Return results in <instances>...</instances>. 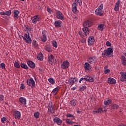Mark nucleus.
<instances>
[{
	"label": "nucleus",
	"instance_id": "obj_23",
	"mask_svg": "<svg viewBox=\"0 0 126 126\" xmlns=\"http://www.w3.org/2000/svg\"><path fill=\"white\" fill-rule=\"evenodd\" d=\"M48 111L51 113V114H53L55 112V109H54V106L52 105V103H49Z\"/></svg>",
	"mask_w": 126,
	"mask_h": 126
},
{
	"label": "nucleus",
	"instance_id": "obj_20",
	"mask_svg": "<svg viewBox=\"0 0 126 126\" xmlns=\"http://www.w3.org/2000/svg\"><path fill=\"white\" fill-rule=\"evenodd\" d=\"M120 74L121 75V81H126V72H121Z\"/></svg>",
	"mask_w": 126,
	"mask_h": 126
},
{
	"label": "nucleus",
	"instance_id": "obj_16",
	"mask_svg": "<svg viewBox=\"0 0 126 126\" xmlns=\"http://www.w3.org/2000/svg\"><path fill=\"white\" fill-rule=\"evenodd\" d=\"M72 10L75 14L77 12V4L74 2L72 5Z\"/></svg>",
	"mask_w": 126,
	"mask_h": 126
},
{
	"label": "nucleus",
	"instance_id": "obj_15",
	"mask_svg": "<svg viewBox=\"0 0 126 126\" xmlns=\"http://www.w3.org/2000/svg\"><path fill=\"white\" fill-rule=\"evenodd\" d=\"M53 122H54V123L57 124V125L58 126H61V125H62L63 123V121L62 120H61V119L59 118V117H55L53 120Z\"/></svg>",
	"mask_w": 126,
	"mask_h": 126
},
{
	"label": "nucleus",
	"instance_id": "obj_14",
	"mask_svg": "<svg viewBox=\"0 0 126 126\" xmlns=\"http://www.w3.org/2000/svg\"><path fill=\"white\" fill-rule=\"evenodd\" d=\"M14 117L15 119H16V120H19L21 118V113L17 110L15 111Z\"/></svg>",
	"mask_w": 126,
	"mask_h": 126
},
{
	"label": "nucleus",
	"instance_id": "obj_12",
	"mask_svg": "<svg viewBox=\"0 0 126 126\" xmlns=\"http://www.w3.org/2000/svg\"><path fill=\"white\" fill-rule=\"evenodd\" d=\"M78 82V79L77 78H71L68 80L69 84H74Z\"/></svg>",
	"mask_w": 126,
	"mask_h": 126
},
{
	"label": "nucleus",
	"instance_id": "obj_13",
	"mask_svg": "<svg viewBox=\"0 0 126 126\" xmlns=\"http://www.w3.org/2000/svg\"><path fill=\"white\" fill-rule=\"evenodd\" d=\"M41 40L42 42L47 41V32L46 31H42V36H41Z\"/></svg>",
	"mask_w": 126,
	"mask_h": 126
},
{
	"label": "nucleus",
	"instance_id": "obj_43",
	"mask_svg": "<svg viewBox=\"0 0 126 126\" xmlns=\"http://www.w3.org/2000/svg\"><path fill=\"white\" fill-rule=\"evenodd\" d=\"M14 66L17 67V68H19V67H20V65H19V63H18L17 62H15L14 63Z\"/></svg>",
	"mask_w": 126,
	"mask_h": 126
},
{
	"label": "nucleus",
	"instance_id": "obj_11",
	"mask_svg": "<svg viewBox=\"0 0 126 126\" xmlns=\"http://www.w3.org/2000/svg\"><path fill=\"white\" fill-rule=\"evenodd\" d=\"M83 26H84V27H87V28L91 27V26H92V22L89 20L85 21L83 23Z\"/></svg>",
	"mask_w": 126,
	"mask_h": 126
},
{
	"label": "nucleus",
	"instance_id": "obj_53",
	"mask_svg": "<svg viewBox=\"0 0 126 126\" xmlns=\"http://www.w3.org/2000/svg\"><path fill=\"white\" fill-rule=\"evenodd\" d=\"M3 95L2 94H1L0 95V101H3Z\"/></svg>",
	"mask_w": 126,
	"mask_h": 126
},
{
	"label": "nucleus",
	"instance_id": "obj_19",
	"mask_svg": "<svg viewBox=\"0 0 126 126\" xmlns=\"http://www.w3.org/2000/svg\"><path fill=\"white\" fill-rule=\"evenodd\" d=\"M120 3H121V0H118L115 4L114 7V10L115 11H119L120 10Z\"/></svg>",
	"mask_w": 126,
	"mask_h": 126
},
{
	"label": "nucleus",
	"instance_id": "obj_31",
	"mask_svg": "<svg viewBox=\"0 0 126 126\" xmlns=\"http://www.w3.org/2000/svg\"><path fill=\"white\" fill-rule=\"evenodd\" d=\"M60 88L59 87L55 88L53 91H52V93L53 95H57V93L59 92Z\"/></svg>",
	"mask_w": 126,
	"mask_h": 126
},
{
	"label": "nucleus",
	"instance_id": "obj_51",
	"mask_svg": "<svg viewBox=\"0 0 126 126\" xmlns=\"http://www.w3.org/2000/svg\"><path fill=\"white\" fill-rule=\"evenodd\" d=\"M119 108V105L117 104L113 105V109H118Z\"/></svg>",
	"mask_w": 126,
	"mask_h": 126
},
{
	"label": "nucleus",
	"instance_id": "obj_25",
	"mask_svg": "<svg viewBox=\"0 0 126 126\" xmlns=\"http://www.w3.org/2000/svg\"><path fill=\"white\" fill-rule=\"evenodd\" d=\"M82 29H83V32H85V36H87V35L89 34L90 30L88 28L85 27L84 28H83Z\"/></svg>",
	"mask_w": 126,
	"mask_h": 126
},
{
	"label": "nucleus",
	"instance_id": "obj_26",
	"mask_svg": "<svg viewBox=\"0 0 126 126\" xmlns=\"http://www.w3.org/2000/svg\"><path fill=\"white\" fill-rule=\"evenodd\" d=\"M105 27H106V26H105V25H104V24H99L97 26V29L99 31H103V30H104V29H105Z\"/></svg>",
	"mask_w": 126,
	"mask_h": 126
},
{
	"label": "nucleus",
	"instance_id": "obj_45",
	"mask_svg": "<svg viewBox=\"0 0 126 126\" xmlns=\"http://www.w3.org/2000/svg\"><path fill=\"white\" fill-rule=\"evenodd\" d=\"M75 2L79 4V5H81L82 4V1L81 0H75Z\"/></svg>",
	"mask_w": 126,
	"mask_h": 126
},
{
	"label": "nucleus",
	"instance_id": "obj_35",
	"mask_svg": "<svg viewBox=\"0 0 126 126\" xmlns=\"http://www.w3.org/2000/svg\"><path fill=\"white\" fill-rule=\"evenodd\" d=\"M65 122L66 124H68V125H73V124H75V122H73L72 121H71L69 119H67L65 120Z\"/></svg>",
	"mask_w": 126,
	"mask_h": 126
},
{
	"label": "nucleus",
	"instance_id": "obj_54",
	"mask_svg": "<svg viewBox=\"0 0 126 126\" xmlns=\"http://www.w3.org/2000/svg\"><path fill=\"white\" fill-rule=\"evenodd\" d=\"M78 33H79V35H80V37H82V38L84 36L83 33L82 32H79Z\"/></svg>",
	"mask_w": 126,
	"mask_h": 126
},
{
	"label": "nucleus",
	"instance_id": "obj_50",
	"mask_svg": "<svg viewBox=\"0 0 126 126\" xmlns=\"http://www.w3.org/2000/svg\"><path fill=\"white\" fill-rule=\"evenodd\" d=\"M89 82H93L94 81V79L92 77H89V80L88 81Z\"/></svg>",
	"mask_w": 126,
	"mask_h": 126
},
{
	"label": "nucleus",
	"instance_id": "obj_46",
	"mask_svg": "<svg viewBox=\"0 0 126 126\" xmlns=\"http://www.w3.org/2000/svg\"><path fill=\"white\" fill-rule=\"evenodd\" d=\"M110 72H111V70L109 69H107L104 70V73L105 74H107V73H110Z\"/></svg>",
	"mask_w": 126,
	"mask_h": 126
},
{
	"label": "nucleus",
	"instance_id": "obj_22",
	"mask_svg": "<svg viewBox=\"0 0 126 126\" xmlns=\"http://www.w3.org/2000/svg\"><path fill=\"white\" fill-rule=\"evenodd\" d=\"M107 81L109 84H115V83H117L116 80L111 77L108 78Z\"/></svg>",
	"mask_w": 126,
	"mask_h": 126
},
{
	"label": "nucleus",
	"instance_id": "obj_10",
	"mask_svg": "<svg viewBox=\"0 0 126 126\" xmlns=\"http://www.w3.org/2000/svg\"><path fill=\"white\" fill-rule=\"evenodd\" d=\"M69 66V62L67 61H65L63 63L61 64V67L63 69H65L66 68H68Z\"/></svg>",
	"mask_w": 126,
	"mask_h": 126
},
{
	"label": "nucleus",
	"instance_id": "obj_41",
	"mask_svg": "<svg viewBox=\"0 0 126 126\" xmlns=\"http://www.w3.org/2000/svg\"><path fill=\"white\" fill-rule=\"evenodd\" d=\"M52 45L54 48H58V43H57V41H54L52 42Z\"/></svg>",
	"mask_w": 126,
	"mask_h": 126
},
{
	"label": "nucleus",
	"instance_id": "obj_42",
	"mask_svg": "<svg viewBox=\"0 0 126 126\" xmlns=\"http://www.w3.org/2000/svg\"><path fill=\"white\" fill-rule=\"evenodd\" d=\"M6 15L7 16H9L10 15H11V10H9L8 11H6L5 12Z\"/></svg>",
	"mask_w": 126,
	"mask_h": 126
},
{
	"label": "nucleus",
	"instance_id": "obj_27",
	"mask_svg": "<svg viewBox=\"0 0 126 126\" xmlns=\"http://www.w3.org/2000/svg\"><path fill=\"white\" fill-rule=\"evenodd\" d=\"M54 25L56 27H61L62 26V21H55Z\"/></svg>",
	"mask_w": 126,
	"mask_h": 126
},
{
	"label": "nucleus",
	"instance_id": "obj_61",
	"mask_svg": "<svg viewBox=\"0 0 126 126\" xmlns=\"http://www.w3.org/2000/svg\"><path fill=\"white\" fill-rule=\"evenodd\" d=\"M72 89H73V90H75L77 89V88H76V87H73Z\"/></svg>",
	"mask_w": 126,
	"mask_h": 126
},
{
	"label": "nucleus",
	"instance_id": "obj_60",
	"mask_svg": "<svg viewBox=\"0 0 126 126\" xmlns=\"http://www.w3.org/2000/svg\"><path fill=\"white\" fill-rule=\"evenodd\" d=\"M82 41V43H85V41H86L85 39H83Z\"/></svg>",
	"mask_w": 126,
	"mask_h": 126
},
{
	"label": "nucleus",
	"instance_id": "obj_8",
	"mask_svg": "<svg viewBox=\"0 0 126 126\" xmlns=\"http://www.w3.org/2000/svg\"><path fill=\"white\" fill-rule=\"evenodd\" d=\"M48 59L49 63L50 64H53L55 63V61H56V59H55V57H54V56H53V55H48Z\"/></svg>",
	"mask_w": 126,
	"mask_h": 126
},
{
	"label": "nucleus",
	"instance_id": "obj_21",
	"mask_svg": "<svg viewBox=\"0 0 126 126\" xmlns=\"http://www.w3.org/2000/svg\"><path fill=\"white\" fill-rule=\"evenodd\" d=\"M19 102L22 104V105H26L27 100L25 97H21L19 98Z\"/></svg>",
	"mask_w": 126,
	"mask_h": 126
},
{
	"label": "nucleus",
	"instance_id": "obj_29",
	"mask_svg": "<svg viewBox=\"0 0 126 126\" xmlns=\"http://www.w3.org/2000/svg\"><path fill=\"white\" fill-rule=\"evenodd\" d=\"M37 60H38V61H40L41 62H42V61H43V60H44V56L43 55V54L42 53H39L38 55Z\"/></svg>",
	"mask_w": 126,
	"mask_h": 126
},
{
	"label": "nucleus",
	"instance_id": "obj_33",
	"mask_svg": "<svg viewBox=\"0 0 126 126\" xmlns=\"http://www.w3.org/2000/svg\"><path fill=\"white\" fill-rule=\"evenodd\" d=\"M33 116L35 119H39V118H40V113H39V112H36L34 113Z\"/></svg>",
	"mask_w": 126,
	"mask_h": 126
},
{
	"label": "nucleus",
	"instance_id": "obj_64",
	"mask_svg": "<svg viewBox=\"0 0 126 126\" xmlns=\"http://www.w3.org/2000/svg\"><path fill=\"white\" fill-rule=\"evenodd\" d=\"M21 0V1H24V0Z\"/></svg>",
	"mask_w": 126,
	"mask_h": 126
},
{
	"label": "nucleus",
	"instance_id": "obj_47",
	"mask_svg": "<svg viewBox=\"0 0 126 126\" xmlns=\"http://www.w3.org/2000/svg\"><path fill=\"white\" fill-rule=\"evenodd\" d=\"M97 112L98 114H102V113H103V110L101 108H98Z\"/></svg>",
	"mask_w": 126,
	"mask_h": 126
},
{
	"label": "nucleus",
	"instance_id": "obj_62",
	"mask_svg": "<svg viewBox=\"0 0 126 126\" xmlns=\"http://www.w3.org/2000/svg\"><path fill=\"white\" fill-rule=\"evenodd\" d=\"M13 125H15V122H13Z\"/></svg>",
	"mask_w": 126,
	"mask_h": 126
},
{
	"label": "nucleus",
	"instance_id": "obj_55",
	"mask_svg": "<svg viewBox=\"0 0 126 126\" xmlns=\"http://www.w3.org/2000/svg\"><path fill=\"white\" fill-rule=\"evenodd\" d=\"M92 114L93 115H96V114H98V110L93 111Z\"/></svg>",
	"mask_w": 126,
	"mask_h": 126
},
{
	"label": "nucleus",
	"instance_id": "obj_39",
	"mask_svg": "<svg viewBox=\"0 0 126 126\" xmlns=\"http://www.w3.org/2000/svg\"><path fill=\"white\" fill-rule=\"evenodd\" d=\"M48 81H49V82L51 83V84H55V80H54V79H53V78H49L48 79Z\"/></svg>",
	"mask_w": 126,
	"mask_h": 126
},
{
	"label": "nucleus",
	"instance_id": "obj_36",
	"mask_svg": "<svg viewBox=\"0 0 126 126\" xmlns=\"http://www.w3.org/2000/svg\"><path fill=\"white\" fill-rule=\"evenodd\" d=\"M45 49L46 51H47L49 53H51V52H52V49H51V47H50L49 46H48L47 45L45 46Z\"/></svg>",
	"mask_w": 126,
	"mask_h": 126
},
{
	"label": "nucleus",
	"instance_id": "obj_24",
	"mask_svg": "<svg viewBox=\"0 0 126 126\" xmlns=\"http://www.w3.org/2000/svg\"><path fill=\"white\" fill-rule=\"evenodd\" d=\"M27 64L29 65V66H30V67H31V68H35V63H34L33 62L28 61L27 62Z\"/></svg>",
	"mask_w": 126,
	"mask_h": 126
},
{
	"label": "nucleus",
	"instance_id": "obj_58",
	"mask_svg": "<svg viewBox=\"0 0 126 126\" xmlns=\"http://www.w3.org/2000/svg\"><path fill=\"white\" fill-rule=\"evenodd\" d=\"M106 46H108V47H110V46H111V43L109 41H107Z\"/></svg>",
	"mask_w": 126,
	"mask_h": 126
},
{
	"label": "nucleus",
	"instance_id": "obj_30",
	"mask_svg": "<svg viewBox=\"0 0 126 126\" xmlns=\"http://www.w3.org/2000/svg\"><path fill=\"white\" fill-rule=\"evenodd\" d=\"M112 103V99H106L104 101V105H106V106H108V105H110Z\"/></svg>",
	"mask_w": 126,
	"mask_h": 126
},
{
	"label": "nucleus",
	"instance_id": "obj_1",
	"mask_svg": "<svg viewBox=\"0 0 126 126\" xmlns=\"http://www.w3.org/2000/svg\"><path fill=\"white\" fill-rule=\"evenodd\" d=\"M113 49L108 48L107 49L104 50L102 53L103 58H109V57H113Z\"/></svg>",
	"mask_w": 126,
	"mask_h": 126
},
{
	"label": "nucleus",
	"instance_id": "obj_52",
	"mask_svg": "<svg viewBox=\"0 0 126 126\" xmlns=\"http://www.w3.org/2000/svg\"><path fill=\"white\" fill-rule=\"evenodd\" d=\"M21 89H25V86L24 85V84H21Z\"/></svg>",
	"mask_w": 126,
	"mask_h": 126
},
{
	"label": "nucleus",
	"instance_id": "obj_59",
	"mask_svg": "<svg viewBox=\"0 0 126 126\" xmlns=\"http://www.w3.org/2000/svg\"><path fill=\"white\" fill-rule=\"evenodd\" d=\"M83 80H84V78H81L79 81V83H81V81H83Z\"/></svg>",
	"mask_w": 126,
	"mask_h": 126
},
{
	"label": "nucleus",
	"instance_id": "obj_63",
	"mask_svg": "<svg viewBox=\"0 0 126 126\" xmlns=\"http://www.w3.org/2000/svg\"><path fill=\"white\" fill-rule=\"evenodd\" d=\"M74 126H79V125H74Z\"/></svg>",
	"mask_w": 126,
	"mask_h": 126
},
{
	"label": "nucleus",
	"instance_id": "obj_49",
	"mask_svg": "<svg viewBox=\"0 0 126 126\" xmlns=\"http://www.w3.org/2000/svg\"><path fill=\"white\" fill-rule=\"evenodd\" d=\"M84 80H85V81H88V80L89 79V76L86 75L84 77Z\"/></svg>",
	"mask_w": 126,
	"mask_h": 126
},
{
	"label": "nucleus",
	"instance_id": "obj_4",
	"mask_svg": "<svg viewBox=\"0 0 126 126\" xmlns=\"http://www.w3.org/2000/svg\"><path fill=\"white\" fill-rule=\"evenodd\" d=\"M27 83L29 86H31V88H34L35 87V81L32 78L28 79Z\"/></svg>",
	"mask_w": 126,
	"mask_h": 126
},
{
	"label": "nucleus",
	"instance_id": "obj_5",
	"mask_svg": "<svg viewBox=\"0 0 126 126\" xmlns=\"http://www.w3.org/2000/svg\"><path fill=\"white\" fill-rule=\"evenodd\" d=\"M87 62L90 64H95L97 63V58L96 57H91L88 59Z\"/></svg>",
	"mask_w": 126,
	"mask_h": 126
},
{
	"label": "nucleus",
	"instance_id": "obj_48",
	"mask_svg": "<svg viewBox=\"0 0 126 126\" xmlns=\"http://www.w3.org/2000/svg\"><path fill=\"white\" fill-rule=\"evenodd\" d=\"M6 121V118L5 117H3L1 119V122L2 123V124H4V122Z\"/></svg>",
	"mask_w": 126,
	"mask_h": 126
},
{
	"label": "nucleus",
	"instance_id": "obj_40",
	"mask_svg": "<svg viewBox=\"0 0 126 126\" xmlns=\"http://www.w3.org/2000/svg\"><path fill=\"white\" fill-rule=\"evenodd\" d=\"M67 118H72L71 120H74V116L73 115L70 114H67L66 115Z\"/></svg>",
	"mask_w": 126,
	"mask_h": 126
},
{
	"label": "nucleus",
	"instance_id": "obj_44",
	"mask_svg": "<svg viewBox=\"0 0 126 126\" xmlns=\"http://www.w3.org/2000/svg\"><path fill=\"white\" fill-rule=\"evenodd\" d=\"M0 67V68H2V69H4V68H5V64H4V63H1Z\"/></svg>",
	"mask_w": 126,
	"mask_h": 126
},
{
	"label": "nucleus",
	"instance_id": "obj_17",
	"mask_svg": "<svg viewBox=\"0 0 126 126\" xmlns=\"http://www.w3.org/2000/svg\"><path fill=\"white\" fill-rule=\"evenodd\" d=\"M84 69L86 70V71L90 70V69H91V65H90V64H89V63L86 62L85 63Z\"/></svg>",
	"mask_w": 126,
	"mask_h": 126
},
{
	"label": "nucleus",
	"instance_id": "obj_38",
	"mask_svg": "<svg viewBox=\"0 0 126 126\" xmlns=\"http://www.w3.org/2000/svg\"><path fill=\"white\" fill-rule=\"evenodd\" d=\"M87 87L86 86H83L82 87H81L79 89V91H80L81 92H82V91H84L85 89H86Z\"/></svg>",
	"mask_w": 126,
	"mask_h": 126
},
{
	"label": "nucleus",
	"instance_id": "obj_57",
	"mask_svg": "<svg viewBox=\"0 0 126 126\" xmlns=\"http://www.w3.org/2000/svg\"><path fill=\"white\" fill-rule=\"evenodd\" d=\"M0 15H6L5 12H0Z\"/></svg>",
	"mask_w": 126,
	"mask_h": 126
},
{
	"label": "nucleus",
	"instance_id": "obj_28",
	"mask_svg": "<svg viewBox=\"0 0 126 126\" xmlns=\"http://www.w3.org/2000/svg\"><path fill=\"white\" fill-rule=\"evenodd\" d=\"M121 63L123 65H126V58L124 56H121Z\"/></svg>",
	"mask_w": 126,
	"mask_h": 126
},
{
	"label": "nucleus",
	"instance_id": "obj_2",
	"mask_svg": "<svg viewBox=\"0 0 126 126\" xmlns=\"http://www.w3.org/2000/svg\"><path fill=\"white\" fill-rule=\"evenodd\" d=\"M103 8H104V4H100L98 7L95 9L94 14H95V15H97V16H103L104 14Z\"/></svg>",
	"mask_w": 126,
	"mask_h": 126
},
{
	"label": "nucleus",
	"instance_id": "obj_32",
	"mask_svg": "<svg viewBox=\"0 0 126 126\" xmlns=\"http://www.w3.org/2000/svg\"><path fill=\"white\" fill-rule=\"evenodd\" d=\"M76 103H77L76 100L73 99L70 101V106H73L74 107V106H76Z\"/></svg>",
	"mask_w": 126,
	"mask_h": 126
},
{
	"label": "nucleus",
	"instance_id": "obj_3",
	"mask_svg": "<svg viewBox=\"0 0 126 126\" xmlns=\"http://www.w3.org/2000/svg\"><path fill=\"white\" fill-rule=\"evenodd\" d=\"M23 38L27 44H31L32 43V39L29 35V32H27L23 36Z\"/></svg>",
	"mask_w": 126,
	"mask_h": 126
},
{
	"label": "nucleus",
	"instance_id": "obj_7",
	"mask_svg": "<svg viewBox=\"0 0 126 126\" xmlns=\"http://www.w3.org/2000/svg\"><path fill=\"white\" fill-rule=\"evenodd\" d=\"M56 17L58 19H60V20H64V16H63V13L60 11H58L56 13Z\"/></svg>",
	"mask_w": 126,
	"mask_h": 126
},
{
	"label": "nucleus",
	"instance_id": "obj_6",
	"mask_svg": "<svg viewBox=\"0 0 126 126\" xmlns=\"http://www.w3.org/2000/svg\"><path fill=\"white\" fill-rule=\"evenodd\" d=\"M31 19L33 24H36L41 20V18L38 15H35L33 17H32Z\"/></svg>",
	"mask_w": 126,
	"mask_h": 126
},
{
	"label": "nucleus",
	"instance_id": "obj_34",
	"mask_svg": "<svg viewBox=\"0 0 126 126\" xmlns=\"http://www.w3.org/2000/svg\"><path fill=\"white\" fill-rule=\"evenodd\" d=\"M32 46L34 48L38 47V44L37 43V41H36L35 40H32Z\"/></svg>",
	"mask_w": 126,
	"mask_h": 126
},
{
	"label": "nucleus",
	"instance_id": "obj_9",
	"mask_svg": "<svg viewBox=\"0 0 126 126\" xmlns=\"http://www.w3.org/2000/svg\"><path fill=\"white\" fill-rule=\"evenodd\" d=\"M88 43L89 46H92L95 43V38L93 36H90L88 38Z\"/></svg>",
	"mask_w": 126,
	"mask_h": 126
},
{
	"label": "nucleus",
	"instance_id": "obj_56",
	"mask_svg": "<svg viewBox=\"0 0 126 126\" xmlns=\"http://www.w3.org/2000/svg\"><path fill=\"white\" fill-rule=\"evenodd\" d=\"M47 10L49 13H51V12H52V9H51V8H47Z\"/></svg>",
	"mask_w": 126,
	"mask_h": 126
},
{
	"label": "nucleus",
	"instance_id": "obj_37",
	"mask_svg": "<svg viewBox=\"0 0 126 126\" xmlns=\"http://www.w3.org/2000/svg\"><path fill=\"white\" fill-rule=\"evenodd\" d=\"M21 67H22L23 68H25V69H28V66H27V65L26 64L21 63Z\"/></svg>",
	"mask_w": 126,
	"mask_h": 126
},
{
	"label": "nucleus",
	"instance_id": "obj_18",
	"mask_svg": "<svg viewBox=\"0 0 126 126\" xmlns=\"http://www.w3.org/2000/svg\"><path fill=\"white\" fill-rule=\"evenodd\" d=\"M13 13L14 14V19L16 20V19H18V18H19V13H20V12H19V11L17 10H15L14 11H13Z\"/></svg>",
	"mask_w": 126,
	"mask_h": 126
}]
</instances>
